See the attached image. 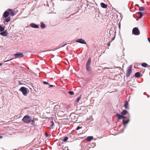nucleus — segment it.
<instances>
[{"label":"nucleus","mask_w":150,"mask_h":150,"mask_svg":"<svg viewBox=\"0 0 150 150\" xmlns=\"http://www.w3.org/2000/svg\"><path fill=\"white\" fill-rule=\"evenodd\" d=\"M40 25V27L41 28L43 29L45 28L46 26L45 24L42 22H41Z\"/></svg>","instance_id":"a211bd4d"},{"label":"nucleus","mask_w":150,"mask_h":150,"mask_svg":"<svg viewBox=\"0 0 150 150\" xmlns=\"http://www.w3.org/2000/svg\"><path fill=\"white\" fill-rule=\"evenodd\" d=\"M120 25H119V27L120 28Z\"/></svg>","instance_id":"a19ab883"},{"label":"nucleus","mask_w":150,"mask_h":150,"mask_svg":"<svg viewBox=\"0 0 150 150\" xmlns=\"http://www.w3.org/2000/svg\"><path fill=\"white\" fill-rule=\"evenodd\" d=\"M22 120L24 123L27 124L31 122V118L28 115H25L23 117Z\"/></svg>","instance_id":"f257e3e1"},{"label":"nucleus","mask_w":150,"mask_h":150,"mask_svg":"<svg viewBox=\"0 0 150 150\" xmlns=\"http://www.w3.org/2000/svg\"><path fill=\"white\" fill-rule=\"evenodd\" d=\"M50 125L51 127H50V128H53V125L54 124V123L53 122V121H50Z\"/></svg>","instance_id":"4be33fe9"},{"label":"nucleus","mask_w":150,"mask_h":150,"mask_svg":"<svg viewBox=\"0 0 150 150\" xmlns=\"http://www.w3.org/2000/svg\"><path fill=\"white\" fill-rule=\"evenodd\" d=\"M132 66L131 65H130L128 67V69L127 71L126 76L127 77H129L132 72Z\"/></svg>","instance_id":"20e7f679"},{"label":"nucleus","mask_w":150,"mask_h":150,"mask_svg":"<svg viewBox=\"0 0 150 150\" xmlns=\"http://www.w3.org/2000/svg\"><path fill=\"white\" fill-rule=\"evenodd\" d=\"M91 58H89L88 59V60L87 61L86 64V70L87 71H91V69L90 68V65L91 64Z\"/></svg>","instance_id":"f03ea898"},{"label":"nucleus","mask_w":150,"mask_h":150,"mask_svg":"<svg viewBox=\"0 0 150 150\" xmlns=\"http://www.w3.org/2000/svg\"><path fill=\"white\" fill-rule=\"evenodd\" d=\"M68 138L67 137H65L62 140L63 142H66L68 139Z\"/></svg>","instance_id":"cd10ccee"},{"label":"nucleus","mask_w":150,"mask_h":150,"mask_svg":"<svg viewBox=\"0 0 150 150\" xmlns=\"http://www.w3.org/2000/svg\"><path fill=\"white\" fill-rule=\"evenodd\" d=\"M45 136L46 137H47L49 136V134L47 133L46 132L45 133Z\"/></svg>","instance_id":"f704fd0d"},{"label":"nucleus","mask_w":150,"mask_h":150,"mask_svg":"<svg viewBox=\"0 0 150 150\" xmlns=\"http://www.w3.org/2000/svg\"><path fill=\"white\" fill-rule=\"evenodd\" d=\"M116 116L117 117V118L119 120L122 119V116L119 113L116 114Z\"/></svg>","instance_id":"2eb2a0df"},{"label":"nucleus","mask_w":150,"mask_h":150,"mask_svg":"<svg viewBox=\"0 0 150 150\" xmlns=\"http://www.w3.org/2000/svg\"><path fill=\"white\" fill-rule=\"evenodd\" d=\"M27 89L26 88L24 87H22L19 90L22 92L24 96H26L27 93Z\"/></svg>","instance_id":"423d86ee"},{"label":"nucleus","mask_w":150,"mask_h":150,"mask_svg":"<svg viewBox=\"0 0 150 150\" xmlns=\"http://www.w3.org/2000/svg\"><path fill=\"white\" fill-rule=\"evenodd\" d=\"M5 21H4V23H5Z\"/></svg>","instance_id":"c03bdc74"},{"label":"nucleus","mask_w":150,"mask_h":150,"mask_svg":"<svg viewBox=\"0 0 150 150\" xmlns=\"http://www.w3.org/2000/svg\"><path fill=\"white\" fill-rule=\"evenodd\" d=\"M53 86V85H49V86L48 87V88H50L52 87Z\"/></svg>","instance_id":"473e14b6"},{"label":"nucleus","mask_w":150,"mask_h":150,"mask_svg":"<svg viewBox=\"0 0 150 150\" xmlns=\"http://www.w3.org/2000/svg\"><path fill=\"white\" fill-rule=\"evenodd\" d=\"M76 42L79 43L83 44H86V42L85 41L82 39H77L76 40Z\"/></svg>","instance_id":"0eeeda50"},{"label":"nucleus","mask_w":150,"mask_h":150,"mask_svg":"<svg viewBox=\"0 0 150 150\" xmlns=\"http://www.w3.org/2000/svg\"><path fill=\"white\" fill-rule=\"evenodd\" d=\"M5 30V27H2L1 25H0V31H2Z\"/></svg>","instance_id":"393cba45"},{"label":"nucleus","mask_w":150,"mask_h":150,"mask_svg":"<svg viewBox=\"0 0 150 150\" xmlns=\"http://www.w3.org/2000/svg\"><path fill=\"white\" fill-rule=\"evenodd\" d=\"M141 66L144 67H146L147 66V64L145 63H143L141 64Z\"/></svg>","instance_id":"412c9836"},{"label":"nucleus","mask_w":150,"mask_h":150,"mask_svg":"<svg viewBox=\"0 0 150 150\" xmlns=\"http://www.w3.org/2000/svg\"><path fill=\"white\" fill-rule=\"evenodd\" d=\"M81 98V96H79L77 98V99L76 100V102H78L79 100H80V98Z\"/></svg>","instance_id":"c756f323"},{"label":"nucleus","mask_w":150,"mask_h":150,"mask_svg":"<svg viewBox=\"0 0 150 150\" xmlns=\"http://www.w3.org/2000/svg\"><path fill=\"white\" fill-rule=\"evenodd\" d=\"M82 128V127H80V126H78L76 128V130H79V129H81Z\"/></svg>","instance_id":"7c9ffc66"},{"label":"nucleus","mask_w":150,"mask_h":150,"mask_svg":"<svg viewBox=\"0 0 150 150\" xmlns=\"http://www.w3.org/2000/svg\"><path fill=\"white\" fill-rule=\"evenodd\" d=\"M150 67V66H148V67Z\"/></svg>","instance_id":"37998d69"},{"label":"nucleus","mask_w":150,"mask_h":150,"mask_svg":"<svg viewBox=\"0 0 150 150\" xmlns=\"http://www.w3.org/2000/svg\"><path fill=\"white\" fill-rule=\"evenodd\" d=\"M0 34L1 35L4 36H6L8 35V33L6 30H5V31L1 33Z\"/></svg>","instance_id":"9d476101"},{"label":"nucleus","mask_w":150,"mask_h":150,"mask_svg":"<svg viewBox=\"0 0 150 150\" xmlns=\"http://www.w3.org/2000/svg\"><path fill=\"white\" fill-rule=\"evenodd\" d=\"M30 25L33 28H39V26L34 23H31Z\"/></svg>","instance_id":"1a4fd4ad"},{"label":"nucleus","mask_w":150,"mask_h":150,"mask_svg":"<svg viewBox=\"0 0 150 150\" xmlns=\"http://www.w3.org/2000/svg\"><path fill=\"white\" fill-rule=\"evenodd\" d=\"M87 120H89V122H90L93 121V119L92 116H90L89 118L87 119Z\"/></svg>","instance_id":"5701e85b"},{"label":"nucleus","mask_w":150,"mask_h":150,"mask_svg":"<svg viewBox=\"0 0 150 150\" xmlns=\"http://www.w3.org/2000/svg\"><path fill=\"white\" fill-rule=\"evenodd\" d=\"M1 109V108H0V109Z\"/></svg>","instance_id":"a18cd8bd"},{"label":"nucleus","mask_w":150,"mask_h":150,"mask_svg":"<svg viewBox=\"0 0 150 150\" xmlns=\"http://www.w3.org/2000/svg\"><path fill=\"white\" fill-rule=\"evenodd\" d=\"M9 15V13L8 10L5 11L4 13L3 16L5 18L7 17Z\"/></svg>","instance_id":"9b49d317"},{"label":"nucleus","mask_w":150,"mask_h":150,"mask_svg":"<svg viewBox=\"0 0 150 150\" xmlns=\"http://www.w3.org/2000/svg\"><path fill=\"white\" fill-rule=\"evenodd\" d=\"M13 55L16 58H18L20 57H24V55L22 53H17L14 54Z\"/></svg>","instance_id":"6e6552de"},{"label":"nucleus","mask_w":150,"mask_h":150,"mask_svg":"<svg viewBox=\"0 0 150 150\" xmlns=\"http://www.w3.org/2000/svg\"><path fill=\"white\" fill-rule=\"evenodd\" d=\"M100 5L101 7L103 8H106L107 6V4H104L103 3H101Z\"/></svg>","instance_id":"4468645a"},{"label":"nucleus","mask_w":150,"mask_h":150,"mask_svg":"<svg viewBox=\"0 0 150 150\" xmlns=\"http://www.w3.org/2000/svg\"><path fill=\"white\" fill-rule=\"evenodd\" d=\"M2 64L1 63H0V66H1V65H2Z\"/></svg>","instance_id":"ea45409f"},{"label":"nucleus","mask_w":150,"mask_h":150,"mask_svg":"<svg viewBox=\"0 0 150 150\" xmlns=\"http://www.w3.org/2000/svg\"><path fill=\"white\" fill-rule=\"evenodd\" d=\"M2 137L1 136H0V139Z\"/></svg>","instance_id":"58836bf2"},{"label":"nucleus","mask_w":150,"mask_h":150,"mask_svg":"<svg viewBox=\"0 0 150 150\" xmlns=\"http://www.w3.org/2000/svg\"><path fill=\"white\" fill-rule=\"evenodd\" d=\"M126 118V117L122 116V119H123H123H124V118Z\"/></svg>","instance_id":"e433bc0d"},{"label":"nucleus","mask_w":150,"mask_h":150,"mask_svg":"<svg viewBox=\"0 0 150 150\" xmlns=\"http://www.w3.org/2000/svg\"><path fill=\"white\" fill-rule=\"evenodd\" d=\"M8 11L9 13V14H10L11 16H13L14 15V13L12 9H8Z\"/></svg>","instance_id":"f8f14e48"},{"label":"nucleus","mask_w":150,"mask_h":150,"mask_svg":"<svg viewBox=\"0 0 150 150\" xmlns=\"http://www.w3.org/2000/svg\"><path fill=\"white\" fill-rule=\"evenodd\" d=\"M108 45H110V43H108Z\"/></svg>","instance_id":"79ce46f5"},{"label":"nucleus","mask_w":150,"mask_h":150,"mask_svg":"<svg viewBox=\"0 0 150 150\" xmlns=\"http://www.w3.org/2000/svg\"><path fill=\"white\" fill-rule=\"evenodd\" d=\"M127 112L126 110H124L121 112V114L122 115H125L127 113Z\"/></svg>","instance_id":"aec40b11"},{"label":"nucleus","mask_w":150,"mask_h":150,"mask_svg":"<svg viewBox=\"0 0 150 150\" xmlns=\"http://www.w3.org/2000/svg\"><path fill=\"white\" fill-rule=\"evenodd\" d=\"M43 83L45 84H48L49 83L46 81H44L43 82Z\"/></svg>","instance_id":"2f4dec72"},{"label":"nucleus","mask_w":150,"mask_h":150,"mask_svg":"<svg viewBox=\"0 0 150 150\" xmlns=\"http://www.w3.org/2000/svg\"><path fill=\"white\" fill-rule=\"evenodd\" d=\"M10 17H9L6 19L5 21L7 22H9L10 21Z\"/></svg>","instance_id":"bb28decb"},{"label":"nucleus","mask_w":150,"mask_h":150,"mask_svg":"<svg viewBox=\"0 0 150 150\" xmlns=\"http://www.w3.org/2000/svg\"><path fill=\"white\" fill-rule=\"evenodd\" d=\"M132 33L135 35H139L140 34L139 30L137 27H135L133 29Z\"/></svg>","instance_id":"39448f33"},{"label":"nucleus","mask_w":150,"mask_h":150,"mask_svg":"<svg viewBox=\"0 0 150 150\" xmlns=\"http://www.w3.org/2000/svg\"><path fill=\"white\" fill-rule=\"evenodd\" d=\"M144 13L142 12H139L137 13V15L138 16L139 18H140L142 17Z\"/></svg>","instance_id":"ddd939ff"},{"label":"nucleus","mask_w":150,"mask_h":150,"mask_svg":"<svg viewBox=\"0 0 150 150\" xmlns=\"http://www.w3.org/2000/svg\"><path fill=\"white\" fill-rule=\"evenodd\" d=\"M148 40L150 42V38H148Z\"/></svg>","instance_id":"4c0bfd02"},{"label":"nucleus","mask_w":150,"mask_h":150,"mask_svg":"<svg viewBox=\"0 0 150 150\" xmlns=\"http://www.w3.org/2000/svg\"><path fill=\"white\" fill-rule=\"evenodd\" d=\"M67 45V44H64V45H62V46H61V47H64L65 46H66Z\"/></svg>","instance_id":"72a5a7b5"},{"label":"nucleus","mask_w":150,"mask_h":150,"mask_svg":"<svg viewBox=\"0 0 150 150\" xmlns=\"http://www.w3.org/2000/svg\"><path fill=\"white\" fill-rule=\"evenodd\" d=\"M13 59H10L9 60H6V61H5V62H8L9 61H11V60H12Z\"/></svg>","instance_id":"c9c22d12"},{"label":"nucleus","mask_w":150,"mask_h":150,"mask_svg":"<svg viewBox=\"0 0 150 150\" xmlns=\"http://www.w3.org/2000/svg\"><path fill=\"white\" fill-rule=\"evenodd\" d=\"M31 121L32 122L31 124L33 125H34L35 124L34 118H33V119H31Z\"/></svg>","instance_id":"a878e982"},{"label":"nucleus","mask_w":150,"mask_h":150,"mask_svg":"<svg viewBox=\"0 0 150 150\" xmlns=\"http://www.w3.org/2000/svg\"><path fill=\"white\" fill-rule=\"evenodd\" d=\"M129 119H128L127 120L125 121L124 119H123L122 120V123L124 125V127L120 131V133H122L123 132L124 130L126 128V125L129 122Z\"/></svg>","instance_id":"7ed1b4c3"},{"label":"nucleus","mask_w":150,"mask_h":150,"mask_svg":"<svg viewBox=\"0 0 150 150\" xmlns=\"http://www.w3.org/2000/svg\"><path fill=\"white\" fill-rule=\"evenodd\" d=\"M144 7H139V10L140 11H144Z\"/></svg>","instance_id":"b1692460"},{"label":"nucleus","mask_w":150,"mask_h":150,"mask_svg":"<svg viewBox=\"0 0 150 150\" xmlns=\"http://www.w3.org/2000/svg\"><path fill=\"white\" fill-rule=\"evenodd\" d=\"M141 74L139 72H137L135 74V76L136 77H139L140 76Z\"/></svg>","instance_id":"6ab92c4d"},{"label":"nucleus","mask_w":150,"mask_h":150,"mask_svg":"<svg viewBox=\"0 0 150 150\" xmlns=\"http://www.w3.org/2000/svg\"><path fill=\"white\" fill-rule=\"evenodd\" d=\"M128 104L127 102H126L124 104V106L126 109H129V108L128 106Z\"/></svg>","instance_id":"f3484780"},{"label":"nucleus","mask_w":150,"mask_h":150,"mask_svg":"<svg viewBox=\"0 0 150 150\" xmlns=\"http://www.w3.org/2000/svg\"><path fill=\"white\" fill-rule=\"evenodd\" d=\"M68 93L71 95H72L74 94V93L73 91H69L68 92Z\"/></svg>","instance_id":"c85d7f7f"},{"label":"nucleus","mask_w":150,"mask_h":150,"mask_svg":"<svg viewBox=\"0 0 150 150\" xmlns=\"http://www.w3.org/2000/svg\"><path fill=\"white\" fill-rule=\"evenodd\" d=\"M93 137L92 136L88 137L86 138V140L88 141H90L93 139Z\"/></svg>","instance_id":"dca6fc26"}]
</instances>
